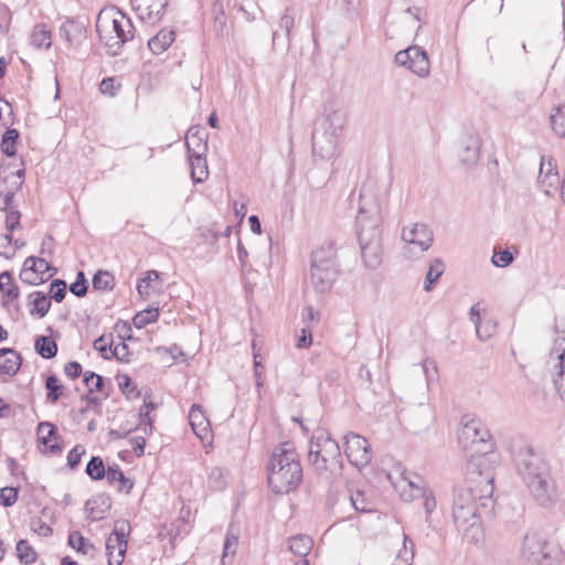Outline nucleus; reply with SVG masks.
Here are the masks:
<instances>
[{"mask_svg":"<svg viewBox=\"0 0 565 565\" xmlns=\"http://www.w3.org/2000/svg\"><path fill=\"white\" fill-rule=\"evenodd\" d=\"M86 473L93 480H102L104 477H106L107 470L105 469L103 459L98 456L92 457L86 466Z\"/></svg>","mask_w":565,"mask_h":565,"instance_id":"obj_41","label":"nucleus"},{"mask_svg":"<svg viewBox=\"0 0 565 565\" xmlns=\"http://www.w3.org/2000/svg\"><path fill=\"white\" fill-rule=\"evenodd\" d=\"M31 43L38 49H49L52 44L51 32L44 25H36L31 34Z\"/></svg>","mask_w":565,"mask_h":565,"instance_id":"obj_36","label":"nucleus"},{"mask_svg":"<svg viewBox=\"0 0 565 565\" xmlns=\"http://www.w3.org/2000/svg\"><path fill=\"white\" fill-rule=\"evenodd\" d=\"M445 271V264L440 258L430 262L424 280V290L430 291Z\"/></svg>","mask_w":565,"mask_h":565,"instance_id":"obj_31","label":"nucleus"},{"mask_svg":"<svg viewBox=\"0 0 565 565\" xmlns=\"http://www.w3.org/2000/svg\"><path fill=\"white\" fill-rule=\"evenodd\" d=\"M532 500L542 509H554L561 501V490L552 473L526 486Z\"/></svg>","mask_w":565,"mask_h":565,"instance_id":"obj_11","label":"nucleus"},{"mask_svg":"<svg viewBox=\"0 0 565 565\" xmlns=\"http://www.w3.org/2000/svg\"><path fill=\"white\" fill-rule=\"evenodd\" d=\"M339 276L337 253L333 245L328 244L316 249L311 255L310 281L318 292L331 290Z\"/></svg>","mask_w":565,"mask_h":565,"instance_id":"obj_5","label":"nucleus"},{"mask_svg":"<svg viewBox=\"0 0 565 565\" xmlns=\"http://www.w3.org/2000/svg\"><path fill=\"white\" fill-rule=\"evenodd\" d=\"M513 259V254L509 249H503L494 252L491 262L495 267H507Z\"/></svg>","mask_w":565,"mask_h":565,"instance_id":"obj_54","label":"nucleus"},{"mask_svg":"<svg viewBox=\"0 0 565 565\" xmlns=\"http://www.w3.org/2000/svg\"><path fill=\"white\" fill-rule=\"evenodd\" d=\"M537 184L540 189L547 195L551 194L552 191H557L559 184V175L553 158H541Z\"/></svg>","mask_w":565,"mask_h":565,"instance_id":"obj_16","label":"nucleus"},{"mask_svg":"<svg viewBox=\"0 0 565 565\" xmlns=\"http://www.w3.org/2000/svg\"><path fill=\"white\" fill-rule=\"evenodd\" d=\"M83 454H85V450L82 449L81 446H75L70 450L67 455V465L71 469H75L79 465Z\"/></svg>","mask_w":565,"mask_h":565,"instance_id":"obj_58","label":"nucleus"},{"mask_svg":"<svg viewBox=\"0 0 565 565\" xmlns=\"http://www.w3.org/2000/svg\"><path fill=\"white\" fill-rule=\"evenodd\" d=\"M60 35L72 46L79 45L85 38L84 28L74 20H66L60 28Z\"/></svg>","mask_w":565,"mask_h":565,"instance_id":"obj_27","label":"nucleus"},{"mask_svg":"<svg viewBox=\"0 0 565 565\" xmlns=\"http://www.w3.org/2000/svg\"><path fill=\"white\" fill-rule=\"evenodd\" d=\"M268 484L275 493H288L302 481V468L294 446L276 447L268 465Z\"/></svg>","mask_w":565,"mask_h":565,"instance_id":"obj_3","label":"nucleus"},{"mask_svg":"<svg viewBox=\"0 0 565 565\" xmlns=\"http://www.w3.org/2000/svg\"><path fill=\"white\" fill-rule=\"evenodd\" d=\"M398 487L401 490V498L404 501H413L419 498L426 490L418 476H403Z\"/></svg>","mask_w":565,"mask_h":565,"instance_id":"obj_21","label":"nucleus"},{"mask_svg":"<svg viewBox=\"0 0 565 565\" xmlns=\"http://www.w3.org/2000/svg\"><path fill=\"white\" fill-rule=\"evenodd\" d=\"M312 540L307 535H296L289 540V551L300 557H306L312 548Z\"/></svg>","mask_w":565,"mask_h":565,"instance_id":"obj_32","label":"nucleus"},{"mask_svg":"<svg viewBox=\"0 0 565 565\" xmlns=\"http://www.w3.org/2000/svg\"><path fill=\"white\" fill-rule=\"evenodd\" d=\"M159 318V309L158 308H148L138 312L134 319V326L138 329L146 327L147 324L157 321Z\"/></svg>","mask_w":565,"mask_h":565,"instance_id":"obj_44","label":"nucleus"},{"mask_svg":"<svg viewBox=\"0 0 565 565\" xmlns=\"http://www.w3.org/2000/svg\"><path fill=\"white\" fill-rule=\"evenodd\" d=\"M32 301L33 308L30 310L31 315H38L40 318L44 317L51 307L50 298L42 291H34L29 297Z\"/></svg>","mask_w":565,"mask_h":565,"instance_id":"obj_33","label":"nucleus"},{"mask_svg":"<svg viewBox=\"0 0 565 565\" xmlns=\"http://www.w3.org/2000/svg\"><path fill=\"white\" fill-rule=\"evenodd\" d=\"M107 481L110 484H118V491L129 493L134 487V482L128 479L118 465L109 466L107 468Z\"/></svg>","mask_w":565,"mask_h":565,"instance_id":"obj_30","label":"nucleus"},{"mask_svg":"<svg viewBox=\"0 0 565 565\" xmlns=\"http://www.w3.org/2000/svg\"><path fill=\"white\" fill-rule=\"evenodd\" d=\"M20 218H21V213L17 209H13V210H10L9 212H7V215H6L7 231L12 233L15 230L20 228L21 227Z\"/></svg>","mask_w":565,"mask_h":565,"instance_id":"obj_56","label":"nucleus"},{"mask_svg":"<svg viewBox=\"0 0 565 565\" xmlns=\"http://www.w3.org/2000/svg\"><path fill=\"white\" fill-rule=\"evenodd\" d=\"M551 125L555 134L565 137V104L555 107L551 114Z\"/></svg>","mask_w":565,"mask_h":565,"instance_id":"obj_40","label":"nucleus"},{"mask_svg":"<svg viewBox=\"0 0 565 565\" xmlns=\"http://www.w3.org/2000/svg\"><path fill=\"white\" fill-rule=\"evenodd\" d=\"M38 354L44 359H52L57 353V344L50 337L40 335L34 343Z\"/></svg>","mask_w":565,"mask_h":565,"instance_id":"obj_34","label":"nucleus"},{"mask_svg":"<svg viewBox=\"0 0 565 565\" xmlns=\"http://www.w3.org/2000/svg\"><path fill=\"white\" fill-rule=\"evenodd\" d=\"M493 489V477L489 472L477 471L473 463L469 466L465 483L455 489L454 522L469 541L478 542L482 536L481 510L491 503Z\"/></svg>","mask_w":565,"mask_h":565,"instance_id":"obj_1","label":"nucleus"},{"mask_svg":"<svg viewBox=\"0 0 565 565\" xmlns=\"http://www.w3.org/2000/svg\"><path fill=\"white\" fill-rule=\"evenodd\" d=\"M340 455L338 443L328 433L319 430L313 435L308 458L317 470H327L329 463L335 462Z\"/></svg>","mask_w":565,"mask_h":565,"instance_id":"obj_9","label":"nucleus"},{"mask_svg":"<svg viewBox=\"0 0 565 565\" xmlns=\"http://www.w3.org/2000/svg\"><path fill=\"white\" fill-rule=\"evenodd\" d=\"M199 130L193 131V129H190L186 136V148L188 152H193V149H196V145L199 139H202L203 142H206L203 137L199 136Z\"/></svg>","mask_w":565,"mask_h":565,"instance_id":"obj_62","label":"nucleus"},{"mask_svg":"<svg viewBox=\"0 0 565 565\" xmlns=\"http://www.w3.org/2000/svg\"><path fill=\"white\" fill-rule=\"evenodd\" d=\"M111 508L110 498L105 494H98L89 499L85 509L87 511V518L90 521L103 520Z\"/></svg>","mask_w":565,"mask_h":565,"instance_id":"obj_20","label":"nucleus"},{"mask_svg":"<svg viewBox=\"0 0 565 565\" xmlns=\"http://www.w3.org/2000/svg\"><path fill=\"white\" fill-rule=\"evenodd\" d=\"M557 359L559 360V372L554 380V384L561 398L565 401V349L558 354Z\"/></svg>","mask_w":565,"mask_h":565,"instance_id":"obj_48","label":"nucleus"},{"mask_svg":"<svg viewBox=\"0 0 565 565\" xmlns=\"http://www.w3.org/2000/svg\"><path fill=\"white\" fill-rule=\"evenodd\" d=\"M17 556L22 564L30 565L35 563L38 554L26 540H20L17 543Z\"/></svg>","mask_w":565,"mask_h":565,"instance_id":"obj_37","label":"nucleus"},{"mask_svg":"<svg viewBox=\"0 0 565 565\" xmlns=\"http://www.w3.org/2000/svg\"><path fill=\"white\" fill-rule=\"evenodd\" d=\"M50 269V264L44 258L28 257L23 263L20 278L23 282L36 285L43 280V275Z\"/></svg>","mask_w":565,"mask_h":565,"instance_id":"obj_19","label":"nucleus"},{"mask_svg":"<svg viewBox=\"0 0 565 565\" xmlns=\"http://www.w3.org/2000/svg\"><path fill=\"white\" fill-rule=\"evenodd\" d=\"M159 277H160L159 271L148 270L146 273V276L143 278L139 279V281L137 284V290H138L139 295L148 296V294H149L148 288L150 286V282L159 279Z\"/></svg>","mask_w":565,"mask_h":565,"instance_id":"obj_52","label":"nucleus"},{"mask_svg":"<svg viewBox=\"0 0 565 565\" xmlns=\"http://www.w3.org/2000/svg\"><path fill=\"white\" fill-rule=\"evenodd\" d=\"M139 19L154 24L161 20L168 6V0H131Z\"/></svg>","mask_w":565,"mask_h":565,"instance_id":"obj_15","label":"nucleus"},{"mask_svg":"<svg viewBox=\"0 0 565 565\" xmlns=\"http://www.w3.org/2000/svg\"><path fill=\"white\" fill-rule=\"evenodd\" d=\"M22 363L20 354L13 349H0V372L14 375Z\"/></svg>","mask_w":565,"mask_h":565,"instance_id":"obj_25","label":"nucleus"},{"mask_svg":"<svg viewBox=\"0 0 565 565\" xmlns=\"http://www.w3.org/2000/svg\"><path fill=\"white\" fill-rule=\"evenodd\" d=\"M297 15V9L294 6H288L285 8L284 13L281 14L278 21V30H276L273 34V39L279 36V32H284L285 36L290 40L291 30L295 25Z\"/></svg>","mask_w":565,"mask_h":565,"instance_id":"obj_29","label":"nucleus"},{"mask_svg":"<svg viewBox=\"0 0 565 565\" xmlns=\"http://www.w3.org/2000/svg\"><path fill=\"white\" fill-rule=\"evenodd\" d=\"M94 349L103 354L105 359H109L107 355L108 350L111 352V348H108V342L106 337L102 335L94 341Z\"/></svg>","mask_w":565,"mask_h":565,"instance_id":"obj_64","label":"nucleus"},{"mask_svg":"<svg viewBox=\"0 0 565 565\" xmlns=\"http://www.w3.org/2000/svg\"><path fill=\"white\" fill-rule=\"evenodd\" d=\"M64 373L71 380H75L82 374V365L78 362L71 361L65 364Z\"/></svg>","mask_w":565,"mask_h":565,"instance_id":"obj_61","label":"nucleus"},{"mask_svg":"<svg viewBox=\"0 0 565 565\" xmlns=\"http://www.w3.org/2000/svg\"><path fill=\"white\" fill-rule=\"evenodd\" d=\"M209 487L214 491L223 490L226 487L225 471L221 467H212L207 477Z\"/></svg>","mask_w":565,"mask_h":565,"instance_id":"obj_42","label":"nucleus"},{"mask_svg":"<svg viewBox=\"0 0 565 565\" xmlns=\"http://www.w3.org/2000/svg\"><path fill=\"white\" fill-rule=\"evenodd\" d=\"M130 523L127 520H117L106 541V555L108 565H121L128 546Z\"/></svg>","mask_w":565,"mask_h":565,"instance_id":"obj_10","label":"nucleus"},{"mask_svg":"<svg viewBox=\"0 0 565 565\" xmlns=\"http://www.w3.org/2000/svg\"><path fill=\"white\" fill-rule=\"evenodd\" d=\"M414 558V544L412 540L404 534L403 546L398 551L392 565H412Z\"/></svg>","mask_w":565,"mask_h":565,"instance_id":"obj_35","label":"nucleus"},{"mask_svg":"<svg viewBox=\"0 0 565 565\" xmlns=\"http://www.w3.org/2000/svg\"><path fill=\"white\" fill-rule=\"evenodd\" d=\"M482 324L483 326L481 328V332L476 333L480 340L487 341L495 332V323H493L491 320H483Z\"/></svg>","mask_w":565,"mask_h":565,"instance_id":"obj_59","label":"nucleus"},{"mask_svg":"<svg viewBox=\"0 0 565 565\" xmlns=\"http://www.w3.org/2000/svg\"><path fill=\"white\" fill-rule=\"evenodd\" d=\"M68 544L83 554H88L89 551L94 550V546L87 544L85 537L79 532H73L70 534Z\"/></svg>","mask_w":565,"mask_h":565,"instance_id":"obj_49","label":"nucleus"},{"mask_svg":"<svg viewBox=\"0 0 565 565\" xmlns=\"http://www.w3.org/2000/svg\"><path fill=\"white\" fill-rule=\"evenodd\" d=\"M87 288L88 285L84 273L78 271L75 281L70 286V291L77 297H83L86 295Z\"/></svg>","mask_w":565,"mask_h":565,"instance_id":"obj_51","label":"nucleus"},{"mask_svg":"<svg viewBox=\"0 0 565 565\" xmlns=\"http://www.w3.org/2000/svg\"><path fill=\"white\" fill-rule=\"evenodd\" d=\"M45 388L47 390L46 401L55 404L63 394L64 386L60 384L56 375H49L45 380Z\"/></svg>","mask_w":565,"mask_h":565,"instance_id":"obj_38","label":"nucleus"},{"mask_svg":"<svg viewBox=\"0 0 565 565\" xmlns=\"http://www.w3.org/2000/svg\"><path fill=\"white\" fill-rule=\"evenodd\" d=\"M19 137V132L15 129H8L2 136L1 150L8 156L12 157L15 154V140Z\"/></svg>","mask_w":565,"mask_h":565,"instance_id":"obj_46","label":"nucleus"},{"mask_svg":"<svg viewBox=\"0 0 565 565\" xmlns=\"http://www.w3.org/2000/svg\"><path fill=\"white\" fill-rule=\"evenodd\" d=\"M347 122V116L341 110L329 113L321 124L322 131L340 138Z\"/></svg>","mask_w":565,"mask_h":565,"instance_id":"obj_24","label":"nucleus"},{"mask_svg":"<svg viewBox=\"0 0 565 565\" xmlns=\"http://www.w3.org/2000/svg\"><path fill=\"white\" fill-rule=\"evenodd\" d=\"M196 149L193 152H189V162L191 169V178L195 183H202L209 177L207 161L204 156L207 145L199 139Z\"/></svg>","mask_w":565,"mask_h":565,"instance_id":"obj_17","label":"nucleus"},{"mask_svg":"<svg viewBox=\"0 0 565 565\" xmlns=\"http://www.w3.org/2000/svg\"><path fill=\"white\" fill-rule=\"evenodd\" d=\"M350 501L352 507L359 512H371L373 511L372 502L369 501L365 494L361 491H355L350 494Z\"/></svg>","mask_w":565,"mask_h":565,"instance_id":"obj_47","label":"nucleus"},{"mask_svg":"<svg viewBox=\"0 0 565 565\" xmlns=\"http://www.w3.org/2000/svg\"><path fill=\"white\" fill-rule=\"evenodd\" d=\"M394 61L398 66L407 68L419 78H427L430 75V61L422 46L411 45L398 51Z\"/></svg>","mask_w":565,"mask_h":565,"instance_id":"obj_12","label":"nucleus"},{"mask_svg":"<svg viewBox=\"0 0 565 565\" xmlns=\"http://www.w3.org/2000/svg\"><path fill=\"white\" fill-rule=\"evenodd\" d=\"M189 423L192 427L193 433L200 438L204 439L207 437L210 431V423L203 414L201 407L193 404L189 413Z\"/></svg>","mask_w":565,"mask_h":565,"instance_id":"obj_22","label":"nucleus"},{"mask_svg":"<svg viewBox=\"0 0 565 565\" xmlns=\"http://www.w3.org/2000/svg\"><path fill=\"white\" fill-rule=\"evenodd\" d=\"M424 499V508L427 514H430L436 509V500L430 490H425L419 497Z\"/></svg>","mask_w":565,"mask_h":565,"instance_id":"obj_63","label":"nucleus"},{"mask_svg":"<svg viewBox=\"0 0 565 565\" xmlns=\"http://www.w3.org/2000/svg\"><path fill=\"white\" fill-rule=\"evenodd\" d=\"M401 238L404 243V256L408 259H414L431 247L434 233L424 223H411L402 228Z\"/></svg>","mask_w":565,"mask_h":565,"instance_id":"obj_8","label":"nucleus"},{"mask_svg":"<svg viewBox=\"0 0 565 565\" xmlns=\"http://www.w3.org/2000/svg\"><path fill=\"white\" fill-rule=\"evenodd\" d=\"M491 438L488 428L482 422L470 415L461 418V427L458 431V441L463 449L478 445H486Z\"/></svg>","mask_w":565,"mask_h":565,"instance_id":"obj_13","label":"nucleus"},{"mask_svg":"<svg viewBox=\"0 0 565 565\" xmlns=\"http://www.w3.org/2000/svg\"><path fill=\"white\" fill-rule=\"evenodd\" d=\"M339 138L320 131L319 129L312 134V154L321 160H329L335 154Z\"/></svg>","mask_w":565,"mask_h":565,"instance_id":"obj_18","label":"nucleus"},{"mask_svg":"<svg viewBox=\"0 0 565 565\" xmlns=\"http://www.w3.org/2000/svg\"><path fill=\"white\" fill-rule=\"evenodd\" d=\"M480 145L477 139H471L469 143L465 147L463 153L460 159L463 164L472 166L479 159Z\"/></svg>","mask_w":565,"mask_h":565,"instance_id":"obj_45","label":"nucleus"},{"mask_svg":"<svg viewBox=\"0 0 565 565\" xmlns=\"http://www.w3.org/2000/svg\"><path fill=\"white\" fill-rule=\"evenodd\" d=\"M84 383L90 393L94 391L99 392L104 386V379L92 371H87L84 373Z\"/></svg>","mask_w":565,"mask_h":565,"instance_id":"obj_50","label":"nucleus"},{"mask_svg":"<svg viewBox=\"0 0 565 565\" xmlns=\"http://www.w3.org/2000/svg\"><path fill=\"white\" fill-rule=\"evenodd\" d=\"M115 286L114 276L107 270H98L93 277V288L102 291H109Z\"/></svg>","mask_w":565,"mask_h":565,"instance_id":"obj_39","label":"nucleus"},{"mask_svg":"<svg viewBox=\"0 0 565 565\" xmlns=\"http://www.w3.org/2000/svg\"><path fill=\"white\" fill-rule=\"evenodd\" d=\"M382 216L380 204L371 196L360 192V206L356 215L358 239L363 263L369 269L382 264Z\"/></svg>","mask_w":565,"mask_h":565,"instance_id":"obj_2","label":"nucleus"},{"mask_svg":"<svg viewBox=\"0 0 565 565\" xmlns=\"http://www.w3.org/2000/svg\"><path fill=\"white\" fill-rule=\"evenodd\" d=\"M38 435L41 444L46 446L52 454L61 451V446L57 444V431L56 427L49 423L42 422L38 426Z\"/></svg>","mask_w":565,"mask_h":565,"instance_id":"obj_23","label":"nucleus"},{"mask_svg":"<svg viewBox=\"0 0 565 565\" xmlns=\"http://www.w3.org/2000/svg\"><path fill=\"white\" fill-rule=\"evenodd\" d=\"M520 556L524 565H559L557 547L548 543L536 532L526 533L523 537Z\"/></svg>","mask_w":565,"mask_h":565,"instance_id":"obj_6","label":"nucleus"},{"mask_svg":"<svg viewBox=\"0 0 565 565\" xmlns=\"http://www.w3.org/2000/svg\"><path fill=\"white\" fill-rule=\"evenodd\" d=\"M312 343V332L310 326H307L301 329V335L297 341V348L307 349Z\"/></svg>","mask_w":565,"mask_h":565,"instance_id":"obj_60","label":"nucleus"},{"mask_svg":"<svg viewBox=\"0 0 565 565\" xmlns=\"http://www.w3.org/2000/svg\"><path fill=\"white\" fill-rule=\"evenodd\" d=\"M423 371L427 381V385L438 381V369L434 360L425 359L423 362Z\"/></svg>","mask_w":565,"mask_h":565,"instance_id":"obj_53","label":"nucleus"},{"mask_svg":"<svg viewBox=\"0 0 565 565\" xmlns=\"http://www.w3.org/2000/svg\"><path fill=\"white\" fill-rule=\"evenodd\" d=\"M239 540V530L235 525L228 526L222 554V563L231 562L236 554Z\"/></svg>","mask_w":565,"mask_h":565,"instance_id":"obj_28","label":"nucleus"},{"mask_svg":"<svg viewBox=\"0 0 565 565\" xmlns=\"http://www.w3.org/2000/svg\"><path fill=\"white\" fill-rule=\"evenodd\" d=\"M96 30L110 55H118L124 44L135 36L131 20L119 10L102 11L96 21Z\"/></svg>","mask_w":565,"mask_h":565,"instance_id":"obj_4","label":"nucleus"},{"mask_svg":"<svg viewBox=\"0 0 565 565\" xmlns=\"http://www.w3.org/2000/svg\"><path fill=\"white\" fill-rule=\"evenodd\" d=\"M175 40L173 30L162 29L148 41L149 50L153 54H162L167 51Z\"/></svg>","mask_w":565,"mask_h":565,"instance_id":"obj_26","label":"nucleus"},{"mask_svg":"<svg viewBox=\"0 0 565 565\" xmlns=\"http://www.w3.org/2000/svg\"><path fill=\"white\" fill-rule=\"evenodd\" d=\"M0 290L10 299L19 297V288L14 285L12 275L9 271L0 274Z\"/></svg>","mask_w":565,"mask_h":565,"instance_id":"obj_43","label":"nucleus"},{"mask_svg":"<svg viewBox=\"0 0 565 565\" xmlns=\"http://www.w3.org/2000/svg\"><path fill=\"white\" fill-rule=\"evenodd\" d=\"M51 298L54 299L56 302H61L66 295V284L64 280L55 279L51 282Z\"/></svg>","mask_w":565,"mask_h":565,"instance_id":"obj_55","label":"nucleus"},{"mask_svg":"<svg viewBox=\"0 0 565 565\" xmlns=\"http://www.w3.org/2000/svg\"><path fill=\"white\" fill-rule=\"evenodd\" d=\"M18 500V490L14 488H2L0 490V503L4 507H12Z\"/></svg>","mask_w":565,"mask_h":565,"instance_id":"obj_57","label":"nucleus"},{"mask_svg":"<svg viewBox=\"0 0 565 565\" xmlns=\"http://www.w3.org/2000/svg\"><path fill=\"white\" fill-rule=\"evenodd\" d=\"M516 471L526 486L551 473L548 463L542 454L532 447L521 448L515 456Z\"/></svg>","mask_w":565,"mask_h":565,"instance_id":"obj_7","label":"nucleus"},{"mask_svg":"<svg viewBox=\"0 0 565 565\" xmlns=\"http://www.w3.org/2000/svg\"><path fill=\"white\" fill-rule=\"evenodd\" d=\"M344 440V454L348 460L355 467H365L372 459L369 441L353 433L345 435Z\"/></svg>","mask_w":565,"mask_h":565,"instance_id":"obj_14","label":"nucleus"}]
</instances>
